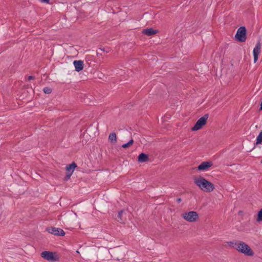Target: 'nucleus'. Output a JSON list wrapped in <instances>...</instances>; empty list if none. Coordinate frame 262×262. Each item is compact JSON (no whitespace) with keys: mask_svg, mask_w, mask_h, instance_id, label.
Instances as JSON below:
<instances>
[{"mask_svg":"<svg viewBox=\"0 0 262 262\" xmlns=\"http://www.w3.org/2000/svg\"><path fill=\"white\" fill-rule=\"evenodd\" d=\"M76 252H77V253H79V251H78V250H77V251H76Z\"/></svg>","mask_w":262,"mask_h":262,"instance_id":"b1692460","label":"nucleus"},{"mask_svg":"<svg viewBox=\"0 0 262 262\" xmlns=\"http://www.w3.org/2000/svg\"><path fill=\"white\" fill-rule=\"evenodd\" d=\"M212 165V163L211 162H204L199 165L198 169L201 171L206 170Z\"/></svg>","mask_w":262,"mask_h":262,"instance_id":"9d476101","label":"nucleus"},{"mask_svg":"<svg viewBox=\"0 0 262 262\" xmlns=\"http://www.w3.org/2000/svg\"><path fill=\"white\" fill-rule=\"evenodd\" d=\"M198 216L199 215L198 213L194 211L185 212L182 214V217L184 219L189 222H194L196 221Z\"/></svg>","mask_w":262,"mask_h":262,"instance_id":"423d86ee","label":"nucleus"},{"mask_svg":"<svg viewBox=\"0 0 262 262\" xmlns=\"http://www.w3.org/2000/svg\"><path fill=\"white\" fill-rule=\"evenodd\" d=\"M157 33V30H154L152 28L144 29L142 31V33H143L144 34H145L147 36H151V35L156 34Z\"/></svg>","mask_w":262,"mask_h":262,"instance_id":"f8f14e48","label":"nucleus"},{"mask_svg":"<svg viewBox=\"0 0 262 262\" xmlns=\"http://www.w3.org/2000/svg\"><path fill=\"white\" fill-rule=\"evenodd\" d=\"M148 160V156L144 153H141L138 156V161L139 162H145Z\"/></svg>","mask_w":262,"mask_h":262,"instance_id":"4468645a","label":"nucleus"},{"mask_svg":"<svg viewBox=\"0 0 262 262\" xmlns=\"http://www.w3.org/2000/svg\"><path fill=\"white\" fill-rule=\"evenodd\" d=\"M261 163H262V161H261Z\"/></svg>","mask_w":262,"mask_h":262,"instance_id":"393cba45","label":"nucleus"},{"mask_svg":"<svg viewBox=\"0 0 262 262\" xmlns=\"http://www.w3.org/2000/svg\"><path fill=\"white\" fill-rule=\"evenodd\" d=\"M124 213L123 210H121L119 212L118 215V221L120 222H123V214Z\"/></svg>","mask_w":262,"mask_h":262,"instance_id":"f3484780","label":"nucleus"},{"mask_svg":"<svg viewBox=\"0 0 262 262\" xmlns=\"http://www.w3.org/2000/svg\"><path fill=\"white\" fill-rule=\"evenodd\" d=\"M209 115L208 114L204 115L196 121L194 125L192 127L191 130L195 131L202 128V127L206 124Z\"/></svg>","mask_w":262,"mask_h":262,"instance_id":"20e7f679","label":"nucleus"},{"mask_svg":"<svg viewBox=\"0 0 262 262\" xmlns=\"http://www.w3.org/2000/svg\"><path fill=\"white\" fill-rule=\"evenodd\" d=\"M108 140L112 144H116L117 142V136L115 132L111 133L108 136Z\"/></svg>","mask_w":262,"mask_h":262,"instance_id":"ddd939ff","label":"nucleus"},{"mask_svg":"<svg viewBox=\"0 0 262 262\" xmlns=\"http://www.w3.org/2000/svg\"><path fill=\"white\" fill-rule=\"evenodd\" d=\"M33 79H34V77L33 76H29L28 77V80H31Z\"/></svg>","mask_w":262,"mask_h":262,"instance_id":"412c9836","label":"nucleus"},{"mask_svg":"<svg viewBox=\"0 0 262 262\" xmlns=\"http://www.w3.org/2000/svg\"><path fill=\"white\" fill-rule=\"evenodd\" d=\"M262 221V208L260 209L259 211H258L257 213V217L256 219V221L259 222Z\"/></svg>","mask_w":262,"mask_h":262,"instance_id":"a211bd4d","label":"nucleus"},{"mask_svg":"<svg viewBox=\"0 0 262 262\" xmlns=\"http://www.w3.org/2000/svg\"><path fill=\"white\" fill-rule=\"evenodd\" d=\"M42 3H45L47 4L49 3L50 0H40Z\"/></svg>","mask_w":262,"mask_h":262,"instance_id":"aec40b11","label":"nucleus"},{"mask_svg":"<svg viewBox=\"0 0 262 262\" xmlns=\"http://www.w3.org/2000/svg\"><path fill=\"white\" fill-rule=\"evenodd\" d=\"M181 201H182V200H181V198H178V199H177V202L178 203H180L181 202Z\"/></svg>","mask_w":262,"mask_h":262,"instance_id":"4be33fe9","label":"nucleus"},{"mask_svg":"<svg viewBox=\"0 0 262 262\" xmlns=\"http://www.w3.org/2000/svg\"><path fill=\"white\" fill-rule=\"evenodd\" d=\"M43 91L45 93L47 94H51L52 91V89H51L50 88H49V87L44 88Z\"/></svg>","mask_w":262,"mask_h":262,"instance_id":"6ab92c4d","label":"nucleus"},{"mask_svg":"<svg viewBox=\"0 0 262 262\" xmlns=\"http://www.w3.org/2000/svg\"><path fill=\"white\" fill-rule=\"evenodd\" d=\"M75 71L79 72L83 68V62L82 60H75L73 62Z\"/></svg>","mask_w":262,"mask_h":262,"instance_id":"9b49d317","label":"nucleus"},{"mask_svg":"<svg viewBox=\"0 0 262 262\" xmlns=\"http://www.w3.org/2000/svg\"><path fill=\"white\" fill-rule=\"evenodd\" d=\"M235 37L236 39L241 42H244L246 40V29L245 27H239L237 31Z\"/></svg>","mask_w":262,"mask_h":262,"instance_id":"39448f33","label":"nucleus"},{"mask_svg":"<svg viewBox=\"0 0 262 262\" xmlns=\"http://www.w3.org/2000/svg\"><path fill=\"white\" fill-rule=\"evenodd\" d=\"M134 140L133 139H130L127 143L123 144L122 145V147L124 148H127L131 146L134 143Z\"/></svg>","mask_w":262,"mask_h":262,"instance_id":"2eb2a0df","label":"nucleus"},{"mask_svg":"<svg viewBox=\"0 0 262 262\" xmlns=\"http://www.w3.org/2000/svg\"><path fill=\"white\" fill-rule=\"evenodd\" d=\"M262 143V130L260 132L256 138V145Z\"/></svg>","mask_w":262,"mask_h":262,"instance_id":"dca6fc26","label":"nucleus"},{"mask_svg":"<svg viewBox=\"0 0 262 262\" xmlns=\"http://www.w3.org/2000/svg\"><path fill=\"white\" fill-rule=\"evenodd\" d=\"M194 183L204 192H212L214 189V185L201 176L195 177Z\"/></svg>","mask_w":262,"mask_h":262,"instance_id":"f03ea898","label":"nucleus"},{"mask_svg":"<svg viewBox=\"0 0 262 262\" xmlns=\"http://www.w3.org/2000/svg\"><path fill=\"white\" fill-rule=\"evenodd\" d=\"M41 256L45 259L51 261L55 262L59 260V257L56 252L45 251L41 253Z\"/></svg>","mask_w":262,"mask_h":262,"instance_id":"7ed1b4c3","label":"nucleus"},{"mask_svg":"<svg viewBox=\"0 0 262 262\" xmlns=\"http://www.w3.org/2000/svg\"><path fill=\"white\" fill-rule=\"evenodd\" d=\"M261 43L260 41H258L253 49V53L254 56V62L256 63L258 60V55L260 53Z\"/></svg>","mask_w":262,"mask_h":262,"instance_id":"1a4fd4ad","label":"nucleus"},{"mask_svg":"<svg viewBox=\"0 0 262 262\" xmlns=\"http://www.w3.org/2000/svg\"><path fill=\"white\" fill-rule=\"evenodd\" d=\"M76 167L77 165L75 162H73L72 164L66 166L67 174L65 177V180H68L70 178Z\"/></svg>","mask_w":262,"mask_h":262,"instance_id":"6e6552de","label":"nucleus"},{"mask_svg":"<svg viewBox=\"0 0 262 262\" xmlns=\"http://www.w3.org/2000/svg\"><path fill=\"white\" fill-rule=\"evenodd\" d=\"M260 110H262V101H261V104H260Z\"/></svg>","mask_w":262,"mask_h":262,"instance_id":"5701e85b","label":"nucleus"},{"mask_svg":"<svg viewBox=\"0 0 262 262\" xmlns=\"http://www.w3.org/2000/svg\"><path fill=\"white\" fill-rule=\"evenodd\" d=\"M46 230L50 233L57 236H64L65 234L64 231L60 229L54 227H49L46 229Z\"/></svg>","mask_w":262,"mask_h":262,"instance_id":"0eeeda50","label":"nucleus"},{"mask_svg":"<svg viewBox=\"0 0 262 262\" xmlns=\"http://www.w3.org/2000/svg\"><path fill=\"white\" fill-rule=\"evenodd\" d=\"M228 245L236 249L238 252L246 256H252L254 252L251 248L245 242L241 241H233L227 242Z\"/></svg>","mask_w":262,"mask_h":262,"instance_id":"f257e3e1","label":"nucleus"}]
</instances>
